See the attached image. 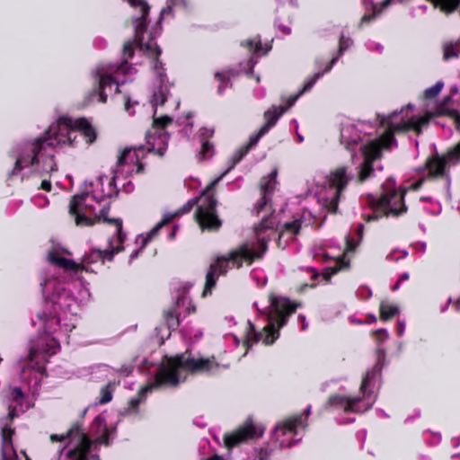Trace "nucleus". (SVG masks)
Wrapping results in <instances>:
<instances>
[{
  "mask_svg": "<svg viewBox=\"0 0 460 460\" xmlns=\"http://www.w3.org/2000/svg\"><path fill=\"white\" fill-rule=\"evenodd\" d=\"M42 290L47 306H51L52 311L49 315L45 314L42 319L44 333L32 342L29 358L22 368L23 375L27 368L34 369L38 373L43 372L47 358L56 354L59 349V335L52 336L57 332L56 327L58 326L65 334L71 332L75 327L76 309L79 303L89 296L86 288L81 289L77 297L72 296L70 291L66 290L64 284L54 277L44 281Z\"/></svg>",
  "mask_w": 460,
  "mask_h": 460,
  "instance_id": "nucleus-1",
  "label": "nucleus"
},
{
  "mask_svg": "<svg viewBox=\"0 0 460 460\" xmlns=\"http://www.w3.org/2000/svg\"><path fill=\"white\" fill-rule=\"evenodd\" d=\"M443 85L442 82H438L424 92L425 112L423 115L415 114L413 107L408 105L400 111L393 112L386 117H380V124L385 128V131L378 139L371 141L365 146L363 151L364 162L358 172L360 181H365L371 175L373 161L380 157L383 150L390 148L394 144V133L413 130L419 134L432 118L440 115H449L455 122L460 124V114L449 108L450 97H446L440 102L435 101Z\"/></svg>",
  "mask_w": 460,
  "mask_h": 460,
  "instance_id": "nucleus-2",
  "label": "nucleus"
},
{
  "mask_svg": "<svg viewBox=\"0 0 460 460\" xmlns=\"http://www.w3.org/2000/svg\"><path fill=\"white\" fill-rule=\"evenodd\" d=\"M128 2L135 11V13L132 15V23L135 28V41L125 44L124 55L130 58L135 47H137L140 50L156 58L160 54V49L153 39L145 35L146 17L149 12L148 4L143 0H128ZM154 62V68L160 80V87L158 91L154 93L151 101L154 109V123L152 129L146 134V149L148 152H155L159 155H163L166 149L168 139L164 128L171 123L172 119L166 115L158 116V106L164 103L169 90L161 66L156 59Z\"/></svg>",
  "mask_w": 460,
  "mask_h": 460,
  "instance_id": "nucleus-3",
  "label": "nucleus"
},
{
  "mask_svg": "<svg viewBox=\"0 0 460 460\" xmlns=\"http://www.w3.org/2000/svg\"><path fill=\"white\" fill-rule=\"evenodd\" d=\"M277 170L272 171L268 176L261 181V191L263 194L261 201L257 206V213L262 217L261 223L254 228V236L247 240L238 249L233 251L227 257L223 256L210 265L206 278V285L203 296L211 292L217 282V279L225 274L228 269L239 268L244 262L250 265L254 260L260 259L267 249V242L274 233L275 222L272 217H266L270 211L268 204V195L273 191L277 184Z\"/></svg>",
  "mask_w": 460,
  "mask_h": 460,
  "instance_id": "nucleus-4",
  "label": "nucleus"
},
{
  "mask_svg": "<svg viewBox=\"0 0 460 460\" xmlns=\"http://www.w3.org/2000/svg\"><path fill=\"white\" fill-rule=\"evenodd\" d=\"M75 144V119L62 117L49 127L42 139L26 144L18 150L14 171L35 166L40 172H54L57 165L53 156L47 154V147Z\"/></svg>",
  "mask_w": 460,
  "mask_h": 460,
  "instance_id": "nucleus-5",
  "label": "nucleus"
},
{
  "mask_svg": "<svg viewBox=\"0 0 460 460\" xmlns=\"http://www.w3.org/2000/svg\"><path fill=\"white\" fill-rule=\"evenodd\" d=\"M114 191L113 183L107 176L85 183L83 190L72 198L69 215L81 226H90L100 222L108 209L106 199Z\"/></svg>",
  "mask_w": 460,
  "mask_h": 460,
  "instance_id": "nucleus-6",
  "label": "nucleus"
},
{
  "mask_svg": "<svg viewBox=\"0 0 460 460\" xmlns=\"http://www.w3.org/2000/svg\"><path fill=\"white\" fill-rule=\"evenodd\" d=\"M228 366V363L217 361L214 357L211 358H191L189 353L175 357H164L155 380L140 390L139 396L143 397L146 393L160 385H176L184 381L190 373L216 374Z\"/></svg>",
  "mask_w": 460,
  "mask_h": 460,
  "instance_id": "nucleus-7",
  "label": "nucleus"
},
{
  "mask_svg": "<svg viewBox=\"0 0 460 460\" xmlns=\"http://www.w3.org/2000/svg\"><path fill=\"white\" fill-rule=\"evenodd\" d=\"M269 303L268 306L261 309L259 307L258 303H255L258 310L265 314L266 317L267 324L263 327L262 332H256L255 327L250 322H247L240 333L246 349L258 341H262L265 345L272 344L279 338V330L285 325L287 317L296 307V305L291 303L287 298L274 296H270Z\"/></svg>",
  "mask_w": 460,
  "mask_h": 460,
  "instance_id": "nucleus-8",
  "label": "nucleus"
},
{
  "mask_svg": "<svg viewBox=\"0 0 460 460\" xmlns=\"http://www.w3.org/2000/svg\"><path fill=\"white\" fill-rule=\"evenodd\" d=\"M115 427L109 422L106 414L98 415L93 421L89 436L78 428L72 429L66 435H51L52 442L58 441L68 447L66 453L67 460H87V452L91 444H109V438Z\"/></svg>",
  "mask_w": 460,
  "mask_h": 460,
  "instance_id": "nucleus-9",
  "label": "nucleus"
},
{
  "mask_svg": "<svg viewBox=\"0 0 460 460\" xmlns=\"http://www.w3.org/2000/svg\"><path fill=\"white\" fill-rule=\"evenodd\" d=\"M114 235L109 240V248L105 251L93 250L86 254L81 263H76L70 259V253L64 248L57 245L49 252V260L52 264L63 268L75 275L85 271H94L92 264L103 263L105 259L111 260L114 253L122 250L125 235L122 233V225L119 220L114 221Z\"/></svg>",
  "mask_w": 460,
  "mask_h": 460,
  "instance_id": "nucleus-10",
  "label": "nucleus"
},
{
  "mask_svg": "<svg viewBox=\"0 0 460 460\" xmlns=\"http://www.w3.org/2000/svg\"><path fill=\"white\" fill-rule=\"evenodd\" d=\"M352 178V170L348 166H339L330 172L317 192V199L323 209L327 212L336 211L338 200Z\"/></svg>",
  "mask_w": 460,
  "mask_h": 460,
  "instance_id": "nucleus-11",
  "label": "nucleus"
},
{
  "mask_svg": "<svg viewBox=\"0 0 460 460\" xmlns=\"http://www.w3.org/2000/svg\"><path fill=\"white\" fill-rule=\"evenodd\" d=\"M361 226L357 229L358 240L353 237H349L346 243V248L342 251L340 247L333 245L325 246L319 245L315 248L314 252V259L319 261L328 262L329 265L324 269L321 274V278L326 282L330 279L331 276L335 274L338 270L348 268L349 261H346V256L349 252L355 250L361 238Z\"/></svg>",
  "mask_w": 460,
  "mask_h": 460,
  "instance_id": "nucleus-12",
  "label": "nucleus"
},
{
  "mask_svg": "<svg viewBox=\"0 0 460 460\" xmlns=\"http://www.w3.org/2000/svg\"><path fill=\"white\" fill-rule=\"evenodd\" d=\"M134 71L135 68L131 67L128 62H124L119 66L114 65L99 66L93 75L95 87L91 97L96 96L98 102H105L113 87H115V91H118L119 82H123L121 76L131 75Z\"/></svg>",
  "mask_w": 460,
  "mask_h": 460,
  "instance_id": "nucleus-13",
  "label": "nucleus"
},
{
  "mask_svg": "<svg viewBox=\"0 0 460 460\" xmlns=\"http://www.w3.org/2000/svg\"><path fill=\"white\" fill-rule=\"evenodd\" d=\"M406 189L397 190L395 182L388 179L384 184L383 194L380 199H371L369 200L373 215H367L365 219L371 221L382 216L394 215L398 216L405 212L406 208L403 204V196Z\"/></svg>",
  "mask_w": 460,
  "mask_h": 460,
  "instance_id": "nucleus-14",
  "label": "nucleus"
},
{
  "mask_svg": "<svg viewBox=\"0 0 460 460\" xmlns=\"http://www.w3.org/2000/svg\"><path fill=\"white\" fill-rule=\"evenodd\" d=\"M227 172L222 174L219 178L207 187L199 199V207L196 213V218L202 229L216 230L221 223L216 213V200L213 199L212 190L221 178Z\"/></svg>",
  "mask_w": 460,
  "mask_h": 460,
  "instance_id": "nucleus-15",
  "label": "nucleus"
},
{
  "mask_svg": "<svg viewBox=\"0 0 460 460\" xmlns=\"http://www.w3.org/2000/svg\"><path fill=\"white\" fill-rule=\"evenodd\" d=\"M146 150L143 146L126 148L119 156L113 177L110 180L113 183L114 190L117 187V181L123 177L130 176L133 173H138L142 171L143 164L141 159L144 157Z\"/></svg>",
  "mask_w": 460,
  "mask_h": 460,
  "instance_id": "nucleus-16",
  "label": "nucleus"
},
{
  "mask_svg": "<svg viewBox=\"0 0 460 460\" xmlns=\"http://www.w3.org/2000/svg\"><path fill=\"white\" fill-rule=\"evenodd\" d=\"M460 161V142L457 146L450 150L446 156H433L429 158L425 167L422 169L421 178L410 188L417 190L421 185L425 176L436 177L444 175L447 166L456 164Z\"/></svg>",
  "mask_w": 460,
  "mask_h": 460,
  "instance_id": "nucleus-17",
  "label": "nucleus"
},
{
  "mask_svg": "<svg viewBox=\"0 0 460 460\" xmlns=\"http://www.w3.org/2000/svg\"><path fill=\"white\" fill-rule=\"evenodd\" d=\"M264 429L261 424L248 420L236 430L225 436V446L231 449L241 443L257 439L262 436Z\"/></svg>",
  "mask_w": 460,
  "mask_h": 460,
  "instance_id": "nucleus-18",
  "label": "nucleus"
},
{
  "mask_svg": "<svg viewBox=\"0 0 460 460\" xmlns=\"http://www.w3.org/2000/svg\"><path fill=\"white\" fill-rule=\"evenodd\" d=\"M314 216L310 210H305L299 219L285 223L279 231L278 246L285 248L292 242L298 233L302 225L309 226L314 224Z\"/></svg>",
  "mask_w": 460,
  "mask_h": 460,
  "instance_id": "nucleus-19",
  "label": "nucleus"
},
{
  "mask_svg": "<svg viewBox=\"0 0 460 460\" xmlns=\"http://www.w3.org/2000/svg\"><path fill=\"white\" fill-rule=\"evenodd\" d=\"M196 201H189L188 204L183 207L181 209H179L173 213H167L164 216L161 222H159L149 233H147L146 235L141 234L138 235L136 239V243L140 244V249L135 251L131 256L130 260H133L137 257L140 250H142L154 237H155L158 234L159 230L165 225L171 223L174 218L180 217L181 215L189 212L192 206L194 205Z\"/></svg>",
  "mask_w": 460,
  "mask_h": 460,
  "instance_id": "nucleus-20",
  "label": "nucleus"
},
{
  "mask_svg": "<svg viewBox=\"0 0 460 460\" xmlns=\"http://www.w3.org/2000/svg\"><path fill=\"white\" fill-rule=\"evenodd\" d=\"M287 108L283 106H273L265 112V125L260 129L259 133L255 137H252L248 146L239 150L234 155V164H237L243 156L248 152L249 148L254 146L258 140L266 134L269 129L275 125L279 118L285 112Z\"/></svg>",
  "mask_w": 460,
  "mask_h": 460,
  "instance_id": "nucleus-21",
  "label": "nucleus"
},
{
  "mask_svg": "<svg viewBox=\"0 0 460 460\" xmlns=\"http://www.w3.org/2000/svg\"><path fill=\"white\" fill-rule=\"evenodd\" d=\"M305 426L302 416L289 419L276 427L273 432V438L279 443L281 447H290L293 444L291 438L296 434L299 428H304Z\"/></svg>",
  "mask_w": 460,
  "mask_h": 460,
  "instance_id": "nucleus-22",
  "label": "nucleus"
},
{
  "mask_svg": "<svg viewBox=\"0 0 460 460\" xmlns=\"http://www.w3.org/2000/svg\"><path fill=\"white\" fill-rule=\"evenodd\" d=\"M13 434V429L8 427L5 424L2 428V455L3 460H29L27 455L21 451L17 453L12 445V436Z\"/></svg>",
  "mask_w": 460,
  "mask_h": 460,
  "instance_id": "nucleus-23",
  "label": "nucleus"
},
{
  "mask_svg": "<svg viewBox=\"0 0 460 460\" xmlns=\"http://www.w3.org/2000/svg\"><path fill=\"white\" fill-rule=\"evenodd\" d=\"M329 402L331 405L344 410V411L359 412L363 411L359 407L360 400L358 398L349 399L336 395L330 398Z\"/></svg>",
  "mask_w": 460,
  "mask_h": 460,
  "instance_id": "nucleus-24",
  "label": "nucleus"
},
{
  "mask_svg": "<svg viewBox=\"0 0 460 460\" xmlns=\"http://www.w3.org/2000/svg\"><path fill=\"white\" fill-rule=\"evenodd\" d=\"M75 135L77 136V134L80 133L84 137L86 144L90 145L95 141L96 131L85 119H75Z\"/></svg>",
  "mask_w": 460,
  "mask_h": 460,
  "instance_id": "nucleus-25",
  "label": "nucleus"
},
{
  "mask_svg": "<svg viewBox=\"0 0 460 460\" xmlns=\"http://www.w3.org/2000/svg\"><path fill=\"white\" fill-rule=\"evenodd\" d=\"M11 400L13 402L9 405V418L13 419L20 411H24L29 406H23L22 400L23 394L18 388H13L10 394Z\"/></svg>",
  "mask_w": 460,
  "mask_h": 460,
  "instance_id": "nucleus-26",
  "label": "nucleus"
},
{
  "mask_svg": "<svg viewBox=\"0 0 460 460\" xmlns=\"http://www.w3.org/2000/svg\"><path fill=\"white\" fill-rule=\"evenodd\" d=\"M390 3V0H364V4L366 8H371L373 13L372 14H365L362 17V22H369L376 13L381 11L382 7H385Z\"/></svg>",
  "mask_w": 460,
  "mask_h": 460,
  "instance_id": "nucleus-27",
  "label": "nucleus"
},
{
  "mask_svg": "<svg viewBox=\"0 0 460 460\" xmlns=\"http://www.w3.org/2000/svg\"><path fill=\"white\" fill-rule=\"evenodd\" d=\"M214 134V130L209 128H203L200 130V137L202 141V147L200 151V157L206 159L212 155V146L206 140V138L211 137Z\"/></svg>",
  "mask_w": 460,
  "mask_h": 460,
  "instance_id": "nucleus-28",
  "label": "nucleus"
},
{
  "mask_svg": "<svg viewBox=\"0 0 460 460\" xmlns=\"http://www.w3.org/2000/svg\"><path fill=\"white\" fill-rule=\"evenodd\" d=\"M359 136L354 127H347L341 129V141L347 148L351 149L352 146L358 143Z\"/></svg>",
  "mask_w": 460,
  "mask_h": 460,
  "instance_id": "nucleus-29",
  "label": "nucleus"
},
{
  "mask_svg": "<svg viewBox=\"0 0 460 460\" xmlns=\"http://www.w3.org/2000/svg\"><path fill=\"white\" fill-rule=\"evenodd\" d=\"M443 58L445 60L458 57L460 54V38L456 41L445 43L443 46Z\"/></svg>",
  "mask_w": 460,
  "mask_h": 460,
  "instance_id": "nucleus-30",
  "label": "nucleus"
},
{
  "mask_svg": "<svg viewBox=\"0 0 460 460\" xmlns=\"http://www.w3.org/2000/svg\"><path fill=\"white\" fill-rule=\"evenodd\" d=\"M380 317L382 320L386 321L399 313L398 307L387 301H383L380 304Z\"/></svg>",
  "mask_w": 460,
  "mask_h": 460,
  "instance_id": "nucleus-31",
  "label": "nucleus"
},
{
  "mask_svg": "<svg viewBox=\"0 0 460 460\" xmlns=\"http://www.w3.org/2000/svg\"><path fill=\"white\" fill-rule=\"evenodd\" d=\"M244 46H246L250 51H253L256 53L262 52L265 54L269 49L267 48L265 50H262V46L261 44L260 39L255 38L253 40H248L243 43Z\"/></svg>",
  "mask_w": 460,
  "mask_h": 460,
  "instance_id": "nucleus-32",
  "label": "nucleus"
},
{
  "mask_svg": "<svg viewBox=\"0 0 460 460\" xmlns=\"http://www.w3.org/2000/svg\"><path fill=\"white\" fill-rule=\"evenodd\" d=\"M112 387L111 385H108L106 387L102 388L101 391V403H106L109 402L111 400L112 397Z\"/></svg>",
  "mask_w": 460,
  "mask_h": 460,
  "instance_id": "nucleus-33",
  "label": "nucleus"
},
{
  "mask_svg": "<svg viewBox=\"0 0 460 460\" xmlns=\"http://www.w3.org/2000/svg\"><path fill=\"white\" fill-rule=\"evenodd\" d=\"M323 73H316L314 75L312 78L307 80L304 85L302 92L299 94H302L304 92H306L312 88V86L315 84V82L322 76Z\"/></svg>",
  "mask_w": 460,
  "mask_h": 460,
  "instance_id": "nucleus-34",
  "label": "nucleus"
},
{
  "mask_svg": "<svg viewBox=\"0 0 460 460\" xmlns=\"http://www.w3.org/2000/svg\"><path fill=\"white\" fill-rule=\"evenodd\" d=\"M374 336L377 341H383L386 340L388 334L385 330L380 329L374 332Z\"/></svg>",
  "mask_w": 460,
  "mask_h": 460,
  "instance_id": "nucleus-35",
  "label": "nucleus"
},
{
  "mask_svg": "<svg viewBox=\"0 0 460 460\" xmlns=\"http://www.w3.org/2000/svg\"><path fill=\"white\" fill-rule=\"evenodd\" d=\"M350 45V40L349 38L341 37L340 39V52L346 50Z\"/></svg>",
  "mask_w": 460,
  "mask_h": 460,
  "instance_id": "nucleus-36",
  "label": "nucleus"
},
{
  "mask_svg": "<svg viewBox=\"0 0 460 460\" xmlns=\"http://www.w3.org/2000/svg\"><path fill=\"white\" fill-rule=\"evenodd\" d=\"M41 189L46 190V191H49L51 190V183H50V181H49L47 180H43L42 182H41Z\"/></svg>",
  "mask_w": 460,
  "mask_h": 460,
  "instance_id": "nucleus-37",
  "label": "nucleus"
},
{
  "mask_svg": "<svg viewBox=\"0 0 460 460\" xmlns=\"http://www.w3.org/2000/svg\"><path fill=\"white\" fill-rule=\"evenodd\" d=\"M370 375L371 374H367V376L363 379V382H362V385H361V390L364 391L365 389H367V385H368V383H369V379H370Z\"/></svg>",
  "mask_w": 460,
  "mask_h": 460,
  "instance_id": "nucleus-38",
  "label": "nucleus"
},
{
  "mask_svg": "<svg viewBox=\"0 0 460 460\" xmlns=\"http://www.w3.org/2000/svg\"><path fill=\"white\" fill-rule=\"evenodd\" d=\"M140 400H141L140 398L139 399H133V400H131L130 401V408L132 410H134L137 406V404L139 403Z\"/></svg>",
  "mask_w": 460,
  "mask_h": 460,
  "instance_id": "nucleus-39",
  "label": "nucleus"
},
{
  "mask_svg": "<svg viewBox=\"0 0 460 460\" xmlns=\"http://www.w3.org/2000/svg\"><path fill=\"white\" fill-rule=\"evenodd\" d=\"M216 77L220 81H225L226 76L224 73H217Z\"/></svg>",
  "mask_w": 460,
  "mask_h": 460,
  "instance_id": "nucleus-40",
  "label": "nucleus"
},
{
  "mask_svg": "<svg viewBox=\"0 0 460 460\" xmlns=\"http://www.w3.org/2000/svg\"><path fill=\"white\" fill-rule=\"evenodd\" d=\"M336 60H337V58H332V61H331V63L327 66V67H326V69H325V71H324V72L329 71V70L332 68V65L336 62Z\"/></svg>",
  "mask_w": 460,
  "mask_h": 460,
  "instance_id": "nucleus-41",
  "label": "nucleus"
},
{
  "mask_svg": "<svg viewBox=\"0 0 460 460\" xmlns=\"http://www.w3.org/2000/svg\"><path fill=\"white\" fill-rule=\"evenodd\" d=\"M403 330H404V326H403L402 323H400V324H399V326H398V328H397V333H398L399 335H402V332H403Z\"/></svg>",
  "mask_w": 460,
  "mask_h": 460,
  "instance_id": "nucleus-42",
  "label": "nucleus"
},
{
  "mask_svg": "<svg viewBox=\"0 0 460 460\" xmlns=\"http://www.w3.org/2000/svg\"><path fill=\"white\" fill-rule=\"evenodd\" d=\"M125 109L127 111H128V113H131L129 109H130V101L129 100H127L126 103H125Z\"/></svg>",
  "mask_w": 460,
  "mask_h": 460,
  "instance_id": "nucleus-43",
  "label": "nucleus"
},
{
  "mask_svg": "<svg viewBox=\"0 0 460 460\" xmlns=\"http://www.w3.org/2000/svg\"><path fill=\"white\" fill-rule=\"evenodd\" d=\"M376 321V317L375 315L368 316L367 323H375Z\"/></svg>",
  "mask_w": 460,
  "mask_h": 460,
  "instance_id": "nucleus-44",
  "label": "nucleus"
},
{
  "mask_svg": "<svg viewBox=\"0 0 460 460\" xmlns=\"http://www.w3.org/2000/svg\"><path fill=\"white\" fill-rule=\"evenodd\" d=\"M297 97H298V96H296V97L290 98V100H289V103H288V107L292 106V105L295 103V102H296V100L297 99Z\"/></svg>",
  "mask_w": 460,
  "mask_h": 460,
  "instance_id": "nucleus-45",
  "label": "nucleus"
},
{
  "mask_svg": "<svg viewBox=\"0 0 460 460\" xmlns=\"http://www.w3.org/2000/svg\"><path fill=\"white\" fill-rule=\"evenodd\" d=\"M230 337L234 341V342L236 344L239 343V338L237 337V335L234 334V335H231Z\"/></svg>",
  "mask_w": 460,
  "mask_h": 460,
  "instance_id": "nucleus-46",
  "label": "nucleus"
},
{
  "mask_svg": "<svg viewBox=\"0 0 460 460\" xmlns=\"http://www.w3.org/2000/svg\"><path fill=\"white\" fill-rule=\"evenodd\" d=\"M362 291L367 292L366 298L370 296V291L368 289H363Z\"/></svg>",
  "mask_w": 460,
  "mask_h": 460,
  "instance_id": "nucleus-47",
  "label": "nucleus"
},
{
  "mask_svg": "<svg viewBox=\"0 0 460 460\" xmlns=\"http://www.w3.org/2000/svg\"><path fill=\"white\" fill-rule=\"evenodd\" d=\"M297 139H298V142H302L303 141V137L299 135H297Z\"/></svg>",
  "mask_w": 460,
  "mask_h": 460,
  "instance_id": "nucleus-48",
  "label": "nucleus"
},
{
  "mask_svg": "<svg viewBox=\"0 0 460 460\" xmlns=\"http://www.w3.org/2000/svg\"><path fill=\"white\" fill-rule=\"evenodd\" d=\"M408 279V275H406V274H405V275H403V276L400 279V280H402V279Z\"/></svg>",
  "mask_w": 460,
  "mask_h": 460,
  "instance_id": "nucleus-49",
  "label": "nucleus"
},
{
  "mask_svg": "<svg viewBox=\"0 0 460 460\" xmlns=\"http://www.w3.org/2000/svg\"><path fill=\"white\" fill-rule=\"evenodd\" d=\"M300 319H301V320H302V322H303V328L305 329V323H304V322H305V317L300 316Z\"/></svg>",
  "mask_w": 460,
  "mask_h": 460,
  "instance_id": "nucleus-50",
  "label": "nucleus"
},
{
  "mask_svg": "<svg viewBox=\"0 0 460 460\" xmlns=\"http://www.w3.org/2000/svg\"><path fill=\"white\" fill-rule=\"evenodd\" d=\"M179 107V102L175 103L174 109H177Z\"/></svg>",
  "mask_w": 460,
  "mask_h": 460,
  "instance_id": "nucleus-51",
  "label": "nucleus"
},
{
  "mask_svg": "<svg viewBox=\"0 0 460 460\" xmlns=\"http://www.w3.org/2000/svg\"><path fill=\"white\" fill-rule=\"evenodd\" d=\"M130 372H131V368L127 369V373H130Z\"/></svg>",
  "mask_w": 460,
  "mask_h": 460,
  "instance_id": "nucleus-52",
  "label": "nucleus"
},
{
  "mask_svg": "<svg viewBox=\"0 0 460 460\" xmlns=\"http://www.w3.org/2000/svg\"><path fill=\"white\" fill-rule=\"evenodd\" d=\"M174 236V233L171 234L170 237L172 238Z\"/></svg>",
  "mask_w": 460,
  "mask_h": 460,
  "instance_id": "nucleus-53",
  "label": "nucleus"
},
{
  "mask_svg": "<svg viewBox=\"0 0 460 460\" xmlns=\"http://www.w3.org/2000/svg\"><path fill=\"white\" fill-rule=\"evenodd\" d=\"M2 361V358H0V362Z\"/></svg>",
  "mask_w": 460,
  "mask_h": 460,
  "instance_id": "nucleus-54",
  "label": "nucleus"
}]
</instances>
